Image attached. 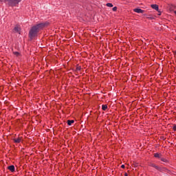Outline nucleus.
I'll return each mask as SVG.
<instances>
[{
  "label": "nucleus",
  "mask_w": 176,
  "mask_h": 176,
  "mask_svg": "<svg viewBox=\"0 0 176 176\" xmlns=\"http://www.w3.org/2000/svg\"><path fill=\"white\" fill-rule=\"evenodd\" d=\"M47 25H49V22L38 23L33 26L29 32L30 38L31 39L35 38V36L38 35V32H39L41 30H43L45 27H47Z\"/></svg>",
  "instance_id": "1"
},
{
  "label": "nucleus",
  "mask_w": 176,
  "mask_h": 176,
  "mask_svg": "<svg viewBox=\"0 0 176 176\" xmlns=\"http://www.w3.org/2000/svg\"><path fill=\"white\" fill-rule=\"evenodd\" d=\"M8 1L10 6H16V5H19L20 2H21V0H8Z\"/></svg>",
  "instance_id": "2"
},
{
  "label": "nucleus",
  "mask_w": 176,
  "mask_h": 176,
  "mask_svg": "<svg viewBox=\"0 0 176 176\" xmlns=\"http://www.w3.org/2000/svg\"><path fill=\"white\" fill-rule=\"evenodd\" d=\"M133 12L135 13H144V10H142L141 8H135Z\"/></svg>",
  "instance_id": "3"
},
{
  "label": "nucleus",
  "mask_w": 176,
  "mask_h": 176,
  "mask_svg": "<svg viewBox=\"0 0 176 176\" xmlns=\"http://www.w3.org/2000/svg\"><path fill=\"white\" fill-rule=\"evenodd\" d=\"M151 8L154 9L155 10H157V12H159V6L156 4L151 5Z\"/></svg>",
  "instance_id": "4"
},
{
  "label": "nucleus",
  "mask_w": 176,
  "mask_h": 176,
  "mask_svg": "<svg viewBox=\"0 0 176 176\" xmlns=\"http://www.w3.org/2000/svg\"><path fill=\"white\" fill-rule=\"evenodd\" d=\"M14 142H15V144H20V142H21V138L14 139Z\"/></svg>",
  "instance_id": "5"
},
{
  "label": "nucleus",
  "mask_w": 176,
  "mask_h": 176,
  "mask_svg": "<svg viewBox=\"0 0 176 176\" xmlns=\"http://www.w3.org/2000/svg\"><path fill=\"white\" fill-rule=\"evenodd\" d=\"M8 170H10V171H11V173H14V170H15L14 166H13V165L9 166Z\"/></svg>",
  "instance_id": "6"
},
{
  "label": "nucleus",
  "mask_w": 176,
  "mask_h": 176,
  "mask_svg": "<svg viewBox=\"0 0 176 176\" xmlns=\"http://www.w3.org/2000/svg\"><path fill=\"white\" fill-rule=\"evenodd\" d=\"M14 31L15 32H19V34H20V28H19V27H15V28H14Z\"/></svg>",
  "instance_id": "7"
},
{
  "label": "nucleus",
  "mask_w": 176,
  "mask_h": 176,
  "mask_svg": "<svg viewBox=\"0 0 176 176\" xmlns=\"http://www.w3.org/2000/svg\"><path fill=\"white\" fill-rule=\"evenodd\" d=\"M107 108H108V106L107 104H103L102 106V109L103 111H107Z\"/></svg>",
  "instance_id": "8"
},
{
  "label": "nucleus",
  "mask_w": 176,
  "mask_h": 176,
  "mask_svg": "<svg viewBox=\"0 0 176 176\" xmlns=\"http://www.w3.org/2000/svg\"><path fill=\"white\" fill-rule=\"evenodd\" d=\"M75 121H74V120H67V124L69 126H71V124H72V123H74Z\"/></svg>",
  "instance_id": "9"
},
{
  "label": "nucleus",
  "mask_w": 176,
  "mask_h": 176,
  "mask_svg": "<svg viewBox=\"0 0 176 176\" xmlns=\"http://www.w3.org/2000/svg\"><path fill=\"white\" fill-rule=\"evenodd\" d=\"M106 5H107V6H108V8H113V5L111 3H107Z\"/></svg>",
  "instance_id": "10"
},
{
  "label": "nucleus",
  "mask_w": 176,
  "mask_h": 176,
  "mask_svg": "<svg viewBox=\"0 0 176 176\" xmlns=\"http://www.w3.org/2000/svg\"><path fill=\"white\" fill-rule=\"evenodd\" d=\"M151 167H154V168H156L157 170L159 168V167H158L157 166L155 165L154 164H151Z\"/></svg>",
  "instance_id": "11"
},
{
  "label": "nucleus",
  "mask_w": 176,
  "mask_h": 176,
  "mask_svg": "<svg viewBox=\"0 0 176 176\" xmlns=\"http://www.w3.org/2000/svg\"><path fill=\"white\" fill-rule=\"evenodd\" d=\"M154 156H155V157L160 158V154H159V153H155V154L154 155Z\"/></svg>",
  "instance_id": "12"
},
{
  "label": "nucleus",
  "mask_w": 176,
  "mask_h": 176,
  "mask_svg": "<svg viewBox=\"0 0 176 176\" xmlns=\"http://www.w3.org/2000/svg\"><path fill=\"white\" fill-rule=\"evenodd\" d=\"M117 10H118V8L117 7L113 8V12H116Z\"/></svg>",
  "instance_id": "13"
},
{
  "label": "nucleus",
  "mask_w": 176,
  "mask_h": 176,
  "mask_svg": "<svg viewBox=\"0 0 176 176\" xmlns=\"http://www.w3.org/2000/svg\"><path fill=\"white\" fill-rule=\"evenodd\" d=\"M14 54H15V56H20V53H19L18 52H14Z\"/></svg>",
  "instance_id": "14"
},
{
  "label": "nucleus",
  "mask_w": 176,
  "mask_h": 176,
  "mask_svg": "<svg viewBox=\"0 0 176 176\" xmlns=\"http://www.w3.org/2000/svg\"><path fill=\"white\" fill-rule=\"evenodd\" d=\"M161 160H162V162H164L165 163H167V160H166L164 158H162Z\"/></svg>",
  "instance_id": "15"
},
{
  "label": "nucleus",
  "mask_w": 176,
  "mask_h": 176,
  "mask_svg": "<svg viewBox=\"0 0 176 176\" xmlns=\"http://www.w3.org/2000/svg\"><path fill=\"white\" fill-rule=\"evenodd\" d=\"M77 71H80V67H77Z\"/></svg>",
  "instance_id": "16"
},
{
  "label": "nucleus",
  "mask_w": 176,
  "mask_h": 176,
  "mask_svg": "<svg viewBox=\"0 0 176 176\" xmlns=\"http://www.w3.org/2000/svg\"><path fill=\"white\" fill-rule=\"evenodd\" d=\"M173 130H174V131H176V126L173 127Z\"/></svg>",
  "instance_id": "17"
},
{
  "label": "nucleus",
  "mask_w": 176,
  "mask_h": 176,
  "mask_svg": "<svg viewBox=\"0 0 176 176\" xmlns=\"http://www.w3.org/2000/svg\"><path fill=\"white\" fill-rule=\"evenodd\" d=\"M124 167H125V166H124V164L121 166V168H124Z\"/></svg>",
  "instance_id": "18"
},
{
  "label": "nucleus",
  "mask_w": 176,
  "mask_h": 176,
  "mask_svg": "<svg viewBox=\"0 0 176 176\" xmlns=\"http://www.w3.org/2000/svg\"><path fill=\"white\" fill-rule=\"evenodd\" d=\"M124 176H129L127 173H124Z\"/></svg>",
  "instance_id": "19"
},
{
  "label": "nucleus",
  "mask_w": 176,
  "mask_h": 176,
  "mask_svg": "<svg viewBox=\"0 0 176 176\" xmlns=\"http://www.w3.org/2000/svg\"><path fill=\"white\" fill-rule=\"evenodd\" d=\"M175 13L176 14V11L175 12Z\"/></svg>",
  "instance_id": "20"
}]
</instances>
